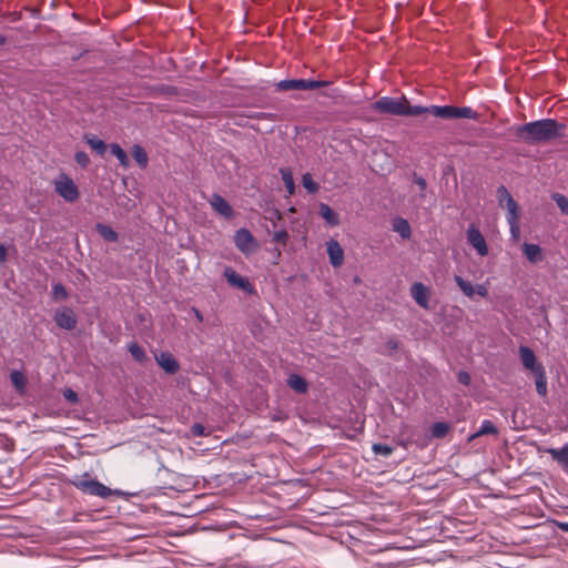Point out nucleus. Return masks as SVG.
I'll list each match as a JSON object with an SVG mask.
<instances>
[{
	"mask_svg": "<svg viewBox=\"0 0 568 568\" xmlns=\"http://www.w3.org/2000/svg\"><path fill=\"white\" fill-rule=\"evenodd\" d=\"M281 175H282V180L284 182L287 193L290 195H293L295 192V184H294L292 171L290 169H282Z\"/></svg>",
	"mask_w": 568,
	"mask_h": 568,
	"instance_id": "nucleus-26",
	"label": "nucleus"
},
{
	"mask_svg": "<svg viewBox=\"0 0 568 568\" xmlns=\"http://www.w3.org/2000/svg\"><path fill=\"white\" fill-rule=\"evenodd\" d=\"M418 185H420L423 189L426 186V182L423 179L418 180Z\"/></svg>",
	"mask_w": 568,
	"mask_h": 568,
	"instance_id": "nucleus-47",
	"label": "nucleus"
},
{
	"mask_svg": "<svg viewBox=\"0 0 568 568\" xmlns=\"http://www.w3.org/2000/svg\"><path fill=\"white\" fill-rule=\"evenodd\" d=\"M458 381L464 385H468L470 383V375L467 372H459Z\"/></svg>",
	"mask_w": 568,
	"mask_h": 568,
	"instance_id": "nucleus-41",
	"label": "nucleus"
},
{
	"mask_svg": "<svg viewBox=\"0 0 568 568\" xmlns=\"http://www.w3.org/2000/svg\"><path fill=\"white\" fill-rule=\"evenodd\" d=\"M455 281L466 296L473 297L475 290L469 282L463 280L460 276H455Z\"/></svg>",
	"mask_w": 568,
	"mask_h": 568,
	"instance_id": "nucleus-32",
	"label": "nucleus"
},
{
	"mask_svg": "<svg viewBox=\"0 0 568 568\" xmlns=\"http://www.w3.org/2000/svg\"><path fill=\"white\" fill-rule=\"evenodd\" d=\"M559 527H560L562 530L568 531V523H561V524L559 525Z\"/></svg>",
	"mask_w": 568,
	"mask_h": 568,
	"instance_id": "nucleus-45",
	"label": "nucleus"
},
{
	"mask_svg": "<svg viewBox=\"0 0 568 568\" xmlns=\"http://www.w3.org/2000/svg\"><path fill=\"white\" fill-rule=\"evenodd\" d=\"M234 243L244 254H248L257 247L255 239L247 229H240L235 232Z\"/></svg>",
	"mask_w": 568,
	"mask_h": 568,
	"instance_id": "nucleus-10",
	"label": "nucleus"
},
{
	"mask_svg": "<svg viewBox=\"0 0 568 568\" xmlns=\"http://www.w3.org/2000/svg\"><path fill=\"white\" fill-rule=\"evenodd\" d=\"M55 192L63 197L67 202H75L79 199V190L73 180L67 175L61 174L54 181Z\"/></svg>",
	"mask_w": 568,
	"mask_h": 568,
	"instance_id": "nucleus-7",
	"label": "nucleus"
},
{
	"mask_svg": "<svg viewBox=\"0 0 568 568\" xmlns=\"http://www.w3.org/2000/svg\"><path fill=\"white\" fill-rule=\"evenodd\" d=\"M423 109L425 110L424 114L430 113L442 119H478V113L469 106L430 105L423 106Z\"/></svg>",
	"mask_w": 568,
	"mask_h": 568,
	"instance_id": "nucleus-3",
	"label": "nucleus"
},
{
	"mask_svg": "<svg viewBox=\"0 0 568 568\" xmlns=\"http://www.w3.org/2000/svg\"><path fill=\"white\" fill-rule=\"evenodd\" d=\"M210 204L214 209V211H216L219 214H221V215H223L225 217L233 216V209H232V206L221 195L213 194L211 200H210Z\"/></svg>",
	"mask_w": 568,
	"mask_h": 568,
	"instance_id": "nucleus-16",
	"label": "nucleus"
},
{
	"mask_svg": "<svg viewBox=\"0 0 568 568\" xmlns=\"http://www.w3.org/2000/svg\"><path fill=\"white\" fill-rule=\"evenodd\" d=\"M331 85L329 81L325 80H311V79H292V80H282L276 83V89L278 91H290V90H315L320 88H326Z\"/></svg>",
	"mask_w": 568,
	"mask_h": 568,
	"instance_id": "nucleus-6",
	"label": "nucleus"
},
{
	"mask_svg": "<svg viewBox=\"0 0 568 568\" xmlns=\"http://www.w3.org/2000/svg\"><path fill=\"white\" fill-rule=\"evenodd\" d=\"M475 292L483 297H486L488 295V290L484 285H478Z\"/></svg>",
	"mask_w": 568,
	"mask_h": 568,
	"instance_id": "nucleus-43",
	"label": "nucleus"
},
{
	"mask_svg": "<svg viewBox=\"0 0 568 568\" xmlns=\"http://www.w3.org/2000/svg\"><path fill=\"white\" fill-rule=\"evenodd\" d=\"M302 184L312 194L316 193L320 189L318 184L313 180L311 173H304L302 175Z\"/></svg>",
	"mask_w": 568,
	"mask_h": 568,
	"instance_id": "nucleus-31",
	"label": "nucleus"
},
{
	"mask_svg": "<svg viewBox=\"0 0 568 568\" xmlns=\"http://www.w3.org/2000/svg\"><path fill=\"white\" fill-rule=\"evenodd\" d=\"M497 434H498L497 427L494 425V423L491 420L487 419V420H484L481 423L479 429L469 437V440H473V439L484 436V435H497Z\"/></svg>",
	"mask_w": 568,
	"mask_h": 568,
	"instance_id": "nucleus-21",
	"label": "nucleus"
},
{
	"mask_svg": "<svg viewBox=\"0 0 568 568\" xmlns=\"http://www.w3.org/2000/svg\"><path fill=\"white\" fill-rule=\"evenodd\" d=\"M410 293L415 302L423 308H428L430 290L423 283L416 282L410 287Z\"/></svg>",
	"mask_w": 568,
	"mask_h": 568,
	"instance_id": "nucleus-12",
	"label": "nucleus"
},
{
	"mask_svg": "<svg viewBox=\"0 0 568 568\" xmlns=\"http://www.w3.org/2000/svg\"><path fill=\"white\" fill-rule=\"evenodd\" d=\"M466 236L468 244L477 252L479 256L488 255V246L486 240L476 225L471 224L468 226Z\"/></svg>",
	"mask_w": 568,
	"mask_h": 568,
	"instance_id": "nucleus-8",
	"label": "nucleus"
},
{
	"mask_svg": "<svg viewBox=\"0 0 568 568\" xmlns=\"http://www.w3.org/2000/svg\"><path fill=\"white\" fill-rule=\"evenodd\" d=\"M131 153L141 169H145L148 166L149 156L146 151L141 145L134 144L131 149Z\"/></svg>",
	"mask_w": 568,
	"mask_h": 568,
	"instance_id": "nucleus-19",
	"label": "nucleus"
},
{
	"mask_svg": "<svg viewBox=\"0 0 568 568\" xmlns=\"http://www.w3.org/2000/svg\"><path fill=\"white\" fill-rule=\"evenodd\" d=\"M6 42H7V38L4 36L0 34V45L6 44Z\"/></svg>",
	"mask_w": 568,
	"mask_h": 568,
	"instance_id": "nucleus-46",
	"label": "nucleus"
},
{
	"mask_svg": "<svg viewBox=\"0 0 568 568\" xmlns=\"http://www.w3.org/2000/svg\"><path fill=\"white\" fill-rule=\"evenodd\" d=\"M97 230L99 231L100 235L109 241V242H116L118 241V234L116 232L108 226V225H104V224H98L97 225Z\"/></svg>",
	"mask_w": 568,
	"mask_h": 568,
	"instance_id": "nucleus-27",
	"label": "nucleus"
},
{
	"mask_svg": "<svg viewBox=\"0 0 568 568\" xmlns=\"http://www.w3.org/2000/svg\"><path fill=\"white\" fill-rule=\"evenodd\" d=\"M536 379L537 393L541 396L547 394V377L545 369L537 368V373L534 374Z\"/></svg>",
	"mask_w": 568,
	"mask_h": 568,
	"instance_id": "nucleus-23",
	"label": "nucleus"
},
{
	"mask_svg": "<svg viewBox=\"0 0 568 568\" xmlns=\"http://www.w3.org/2000/svg\"><path fill=\"white\" fill-rule=\"evenodd\" d=\"M55 324L63 329L71 331L77 326V316L71 308L63 307L54 313Z\"/></svg>",
	"mask_w": 568,
	"mask_h": 568,
	"instance_id": "nucleus-11",
	"label": "nucleus"
},
{
	"mask_svg": "<svg viewBox=\"0 0 568 568\" xmlns=\"http://www.w3.org/2000/svg\"><path fill=\"white\" fill-rule=\"evenodd\" d=\"M63 397L71 404H77L79 402L78 394L72 388H65L63 390Z\"/></svg>",
	"mask_w": 568,
	"mask_h": 568,
	"instance_id": "nucleus-37",
	"label": "nucleus"
},
{
	"mask_svg": "<svg viewBox=\"0 0 568 568\" xmlns=\"http://www.w3.org/2000/svg\"><path fill=\"white\" fill-rule=\"evenodd\" d=\"M74 159L79 165L85 168L90 163V159L88 154L83 151H79L75 153Z\"/></svg>",
	"mask_w": 568,
	"mask_h": 568,
	"instance_id": "nucleus-36",
	"label": "nucleus"
},
{
	"mask_svg": "<svg viewBox=\"0 0 568 568\" xmlns=\"http://www.w3.org/2000/svg\"><path fill=\"white\" fill-rule=\"evenodd\" d=\"M321 216L332 226H336L339 223L338 215L325 203L320 204Z\"/></svg>",
	"mask_w": 568,
	"mask_h": 568,
	"instance_id": "nucleus-20",
	"label": "nucleus"
},
{
	"mask_svg": "<svg viewBox=\"0 0 568 568\" xmlns=\"http://www.w3.org/2000/svg\"><path fill=\"white\" fill-rule=\"evenodd\" d=\"M110 151L114 156H116V159L119 160L120 164L123 168H129L130 160H129L125 151L119 144H116V143L110 144Z\"/></svg>",
	"mask_w": 568,
	"mask_h": 568,
	"instance_id": "nucleus-25",
	"label": "nucleus"
},
{
	"mask_svg": "<svg viewBox=\"0 0 568 568\" xmlns=\"http://www.w3.org/2000/svg\"><path fill=\"white\" fill-rule=\"evenodd\" d=\"M554 200L558 203L559 207L561 209L562 212H566L567 211V207H568V201L567 199L564 196V195H560V194H554Z\"/></svg>",
	"mask_w": 568,
	"mask_h": 568,
	"instance_id": "nucleus-38",
	"label": "nucleus"
},
{
	"mask_svg": "<svg viewBox=\"0 0 568 568\" xmlns=\"http://www.w3.org/2000/svg\"><path fill=\"white\" fill-rule=\"evenodd\" d=\"M10 379L18 392L24 393L27 386V377L22 372L13 371L10 374Z\"/></svg>",
	"mask_w": 568,
	"mask_h": 568,
	"instance_id": "nucleus-24",
	"label": "nucleus"
},
{
	"mask_svg": "<svg viewBox=\"0 0 568 568\" xmlns=\"http://www.w3.org/2000/svg\"><path fill=\"white\" fill-rule=\"evenodd\" d=\"M223 274L231 286L237 287L250 295L256 293L248 278L239 275L232 267H225Z\"/></svg>",
	"mask_w": 568,
	"mask_h": 568,
	"instance_id": "nucleus-9",
	"label": "nucleus"
},
{
	"mask_svg": "<svg viewBox=\"0 0 568 568\" xmlns=\"http://www.w3.org/2000/svg\"><path fill=\"white\" fill-rule=\"evenodd\" d=\"M85 140L90 148L94 150L97 153H99L100 155H103L105 153L106 145L102 140L95 136H87Z\"/></svg>",
	"mask_w": 568,
	"mask_h": 568,
	"instance_id": "nucleus-28",
	"label": "nucleus"
},
{
	"mask_svg": "<svg viewBox=\"0 0 568 568\" xmlns=\"http://www.w3.org/2000/svg\"><path fill=\"white\" fill-rule=\"evenodd\" d=\"M565 129V123H559L552 119H545L517 126L515 134L527 144H539L564 135Z\"/></svg>",
	"mask_w": 568,
	"mask_h": 568,
	"instance_id": "nucleus-1",
	"label": "nucleus"
},
{
	"mask_svg": "<svg viewBox=\"0 0 568 568\" xmlns=\"http://www.w3.org/2000/svg\"><path fill=\"white\" fill-rule=\"evenodd\" d=\"M155 358L158 364L169 374H175L180 368L178 361L169 352H162Z\"/></svg>",
	"mask_w": 568,
	"mask_h": 568,
	"instance_id": "nucleus-15",
	"label": "nucleus"
},
{
	"mask_svg": "<svg viewBox=\"0 0 568 568\" xmlns=\"http://www.w3.org/2000/svg\"><path fill=\"white\" fill-rule=\"evenodd\" d=\"M288 239V234L286 231H277L274 233L273 240L277 243L285 244Z\"/></svg>",
	"mask_w": 568,
	"mask_h": 568,
	"instance_id": "nucleus-39",
	"label": "nucleus"
},
{
	"mask_svg": "<svg viewBox=\"0 0 568 568\" xmlns=\"http://www.w3.org/2000/svg\"><path fill=\"white\" fill-rule=\"evenodd\" d=\"M329 262L334 267H339L344 262V251L336 240L326 243Z\"/></svg>",
	"mask_w": 568,
	"mask_h": 568,
	"instance_id": "nucleus-14",
	"label": "nucleus"
},
{
	"mask_svg": "<svg viewBox=\"0 0 568 568\" xmlns=\"http://www.w3.org/2000/svg\"><path fill=\"white\" fill-rule=\"evenodd\" d=\"M498 199L500 205H506L508 210L507 220L510 225L511 234L515 237L519 236V219H520V212L519 207L516 203V201L513 199L511 194L508 192V190L501 185L498 187Z\"/></svg>",
	"mask_w": 568,
	"mask_h": 568,
	"instance_id": "nucleus-5",
	"label": "nucleus"
},
{
	"mask_svg": "<svg viewBox=\"0 0 568 568\" xmlns=\"http://www.w3.org/2000/svg\"><path fill=\"white\" fill-rule=\"evenodd\" d=\"M374 109L381 113L398 116H418L424 114L423 105H410L405 95L399 98L383 97L374 103Z\"/></svg>",
	"mask_w": 568,
	"mask_h": 568,
	"instance_id": "nucleus-2",
	"label": "nucleus"
},
{
	"mask_svg": "<svg viewBox=\"0 0 568 568\" xmlns=\"http://www.w3.org/2000/svg\"><path fill=\"white\" fill-rule=\"evenodd\" d=\"M393 227L397 233H399L402 235V237H404V239L410 237V233H412L410 225L405 219H402V217L395 219L393 222Z\"/></svg>",
	"mask_w": 568,
	"mask_h": 568,
	"instance_id": "nucleus-22",
	"label": "nucleus"
},
{
	"mask_svg": "<svg viewBox=\"0 0 568 568\" xmlns=\"http://www.w3.org/2000/svg\"><path fill=\"white\" fill-rule=\"evenodd\" d=\"M73 486L81 490L84 494H89L92 496H98L103 499H106L113 495H121L119 490H112L106 487L104 484L100 483L97 479H90L88 474H84L82 478L74 480Z\"/></svg>",
	"mask_w": 568,
	"mask_h": 568,
	"instance_id": "nucleus-4",
	"label": "nucleus"
},
{
	"mask_svg": "<svg viewBox=\"0 0 568 568\" xmlns=\"http://www.w3.org/2000/svg\"><path fill=\"white\" fill-rule=\"evenodd\" d=\"M129 351L138 362H143L146 358L144 349L138 343H131Z\"/></svg>",
	"mask_w": 568,
	"mask_h": 568,
	"instance_id": "nucleus-33",
	"label": "nucleus"
},
{
	"mask_svg": "<svg viewBox=\"0 0 568 568\" xmlns=\"http://www.w3.org/2000/svg\"><path fill=\"white\" fill-rule=\"evenodd\" d=\"M523 251L528 261L531 263H537L542 260L541 248L537 244L525 243L523 245Z\"/></svg>",
	"mask_w": 568,
	"mask_h": 568,
	"instance_id": "nucleus-18",
	"label": "nucleus"
},
{
	"mask_svg": "<svg viewBox=\"0 0 568 568\" xmlns=\"http://www.w3.org/2000/svg\"><path fill=\"white\" fill-rule=\"evenodd\" d=\"M7 261V247L3 244H0V264H3Z\"/></svg>",
	"mask_w": 568,
	"mask_h": 568,
	"instance_id": "nucleus-42",
	"label": "nucleus"
},
{
	"mask_svg": "<svg viewBox=\"0 0 568 568\" xmlns=\"http://www.w3.org/2000/svg\"><path fill=\"white\" fill-rule=\"evenodd\" d=\"M373 452L377 455L389 456L393 453V447L385 444H374Z\"/></svg>",
	"mask_w": 568,
	"mask_h": 568,
	"instance_id": "nucleus-35",
	"label": "nucleus"
},
{
	"mask_svg": "<svg viewBox=\"0 0 568 568\" xmlns=\"http://www.w3.org/2000/svg\"><path fill=\"white\" fill-rule=\"evenodd\" d=\"M567 450H568V447H567V446L562 447V453H565V452H567Z\"/></svg>",
	"mask_w": 568,
	"mask_h": 568,
	"instance_id": "nucleus-48",
	"label": "nucleus"
},
{
	"mask_svg": "<svg viewBox=\"0 0 568 568\" xmlns=\"http://www.w3.org/2000/svg\"><path fill=\"white\" fill-rule=\"evenodd\" d=\"M410 430H412V428L409 425H403V427L400 429V433H399L400 439L398 440V445H400L404 448H407L413 443V439L410 436Z\"/></svg>",
	"mask_w": 568,
	"mask_h": 568,
	"instance_id": "nucleus-30",
	"label": "nucleus"
},
{
	"mask_svg": "<svg viewBox=\"0 0 568 568\" xmlns=\"http://www.w3.org/2000/svg\"><path fill=\"white\" fill-rule=\"evenodd\" d=\"M387 347L390 348V349H396L397 348V342L395 339H389L387 342Z\"/></svg>",
	"mask_w": 568,
	"mask_h": 568,
	"instance_id": "nucleus-44",
	"label": "nucleus"
},
{
	"mask_svg": "<svg viewBox=\"0 0 568 568\" xmlns=\"http://www.w3.org/2000/svg\"><path fill=\"white\" fill-rule=\"evenodd\" d=\"M449 425L444 422H437L432 426V435L436 438H444L449 433Z\"/></svg>",
	"mask_w": 568,
	"mask_h": 568,
	"instance_id": "nucleus-29",
	"label": "nucleus"
},
{
	"mask_svg": "<svg viewBox=\"0 0 568 568\" xmlns=\"http://www.w3.org/2000/svg\"><path fill=\"white\" fill-rule=\"evenodd\" d=\"M52 294L55 300H65L68 297L65 287L60 283L53 285Z\"/></svg>",
	"mask_w": 568,
	"mask_h": 568,
	"instance_id": "nucleus-34",
	"label": "nucleus"
},
{
	"mask_svg": "<svg viewBox=\"0 0 568 568\" xmlns=\"http://www.w3.org/2000/svg\"><path fill=\"white\" fill-rule=\"evenodd\" d=\"M287 385L298 394H305L308 389L307 382L297 374H291L287 378Z\"/></svg>",
	"mask_w": 568,
	"mask_h": 568,
	"instance_id": "nucleus-17",
	"label": "nucleus"
},
{
	"mask_svg": "<svg viewBox=\"0 0 568 568\" xmlns=\"http://www.w3.org/2000/svg\"><path fill=\"white\" fill-rule=\"evenodd\" d=\"M191 433L193 436H204L205 435V428L202 424H194L191 427Z\"/></svg>",
	"mask_w": 568,
	"mask_h": 568,
	"instance_id": "nucleus-40",
	"label": "nucleus"
},
{
	"mask_svg": "<svg viewBox=\"0 0 568 568\" xmlns=\"http://www.w3.org/2000/svg\"><path fill=\"white\" fill-rule=\"evenodd\" d=\"M519 356L524 367L532 374L537 373V368L544 369V366L537 362L535 353L529 347L520 346Z\"/></svg>",
	"mask_w": 568,
	"mask_h": 568,
	"instance_id": "nucleus-13",
	"label": "nucleus"
}]
</instances>
